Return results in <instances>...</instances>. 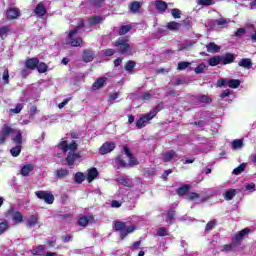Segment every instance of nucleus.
Segmentation results:
<instances>
[{
  "mask_svg": "<svg viewBox=\"0 0 256 256\" xmlns=\"http://www.w3.org/2000/svg\"><path fill=\"white\" fill-rule=\"evenodd\" d=\"M156 235L157 237H169V230L165 227H160L157 231H156Z\"/></svg>",
  "mask_w": 256,
  "mask_h": 256,
  "instance_id": "nucleus-37",
  "label": "nucleus"
},
{
  "mask_svg": "<svg viewBox=\"0 0 256 256\" xmlns=\"http://www.w3.org/2000/svg\"><path fill=\"white\" fill-rule=\"evenodd\" d=\"M222 65H231L235 63V54L226 53L224 56H221Z\"/></svg>",
  "mask_w": 256,
  "mask_h": 256,
  "instance_id": "nucleus-15",
  "label": "nucleus"
},
{
  "mask_svg": "<svg viewBox=\"0 0 256 256\" xmlns=\"http://www.w3.org/2000/svg\"><path fill=\"white\" fill-rule=\"evenodd\" d=\"M199 5H202L203 7H210V5H213V0H199Z\"/></svg>",
  "mask_w": 256,
  "mask_h": 256,
  "instance_id": "nucleus-57",
  "label": "nucleus"
},
{
  "mask_svg": "<svg viewBox=\"0 0 256 256\" xmlns=\"http://www.w3.org/2000/svg\"><path fill=\"white\" fill-rule=\"evenodd\" d=\"M36 69L38 73H47V70L49 69V66L45 64V62H38V65L36 66Z\"/></svg>",
  "mask_w": 256,
  "mask_h": 256,
  "instance_id": "nucleus-40",
  "label": "nucleus"
},
{
  "mask_svg": "<svg viewBox=\"0 0 256 256\" xmlns=\"http://www.w3.org/2000/svg\"><path fill=\"white\" fill-rule=\"evenodd\" d=\"M13 221L16 223H23V214H21V212H15L13 216Z\"/></svg>",
  "mask_w": 256,
  "mask_h": 256,
  "instance_id": "nucleus-50",
  "label": "nucleus"
},
{
  "mask_svg": "<svg viewBox=\"0 0 256 256\" xmlns=\"http://www.w3.org/2000/svg\"><path fill=\"white\" fill-rule=\"evenodd\" d=\"M103 21V16H92L89 18L88 23L89 25L93 26V25H97V23H101Z\"/></svg>",
  "mask_w": 256,
  "mask_h": 256,
  "instance_id": "nucleus-34",
  "label": "nucleus"
},
{
  "mask_svg": "<svg viewBox=\"0 0 256 256\" xmlns=\"http://www.w3.org/2000/svg\"><path fill=\"white\" fill-rule=\"evenodd\" d=\"M77 142L72 141L70 144H68V151H72V153H75L77 151Z\"/></svg>",
  "mask_w": 256,
  "mask_h": 256,
  "instance_id": "nucleus-58",
  "label": "nucleus"
},
{
  "mask_svg": "<svg viewBox=\"0 0 256 256\" xmlns=\"http://www.w3.org/2000/svg\"><path fill=\"white\" fill-rule=\"evenodd\" d=\"M216 25H219V27H222V25H227V19L220 18V19L216 20Z\"/></svg>",
  "mask_w": 256,
  "mask_h": 256,
  "instance_id": "nucleus-64",
  "label": "nucleus"
},
{
  "mask_svg": "<svg viewBox=\"0 0 256 256\" xmlns=\"http://www.w3.org/2000/svg\"><path fill=\"white\" fill-rule=\"evenodd\" d=\"M32 255L41 256L43 253H45V246L38 245L34 246L31 250Z\"/></svg>",
  "mask_w": 256,
  "mask_h": 256,
  "instance_id": "nucleus-26",
  "label": "nucleus"
},
{
  "mask_svg": "<svg viewBox=\"0 0 256 256\" xmlns=\"http://www.w3.org/2000/svg\"><path fill=\"white\" fill-rule=\"evenodd\" d=\"M130 167H134L135 165H139V160L133 154L131 156H128Z\"/></svg>",
  "mask_w": 256,
  "mask_h": 256,
  "instance_id": "nucleus-53",
  "label": "nucleus"
},
{
  "mask_svg": "<svg viewBox=\"0 0 256 256\" xmlns=\"http://www.w3.org/2000/svg\"><path fill=\"white\" fill-rule=\"evenodd\" d=\"M207 69V66L204 63L199 64L195 69L194 72L196 75H201Z\"/></svg>",
  "mask_w": 256,
  "mask_h": 256,
  "instance_id": "nucleus-48",
  "label": "nucleus"
},
{
  "mask_svg": "<svg viewBox=\"0 0 256 256\" xmlns=\"http://www.w3.org/2000/svg\"><path fill=\"white\" fill-rule=\"evenodd\" d=\"M215 225H217V221H215V220L209 221L206 224L205 231H211V229H213V227H215Z\"/></svg>",
  "mask_w": 256,
  "mask_h": 256,
  "instance_id": "nucleus-60",
  "label": "nucleus"
},
{
  "mask_svg": "<svg viewBox=\"0 0 256 256\" xmlns=\"http://www.w3.org/2000/svg\"><path fill=\"white\" fill-rule=\"evenodd\" d=\"M136 127L138 129H143V127H145V120L142 118V116L136 121Z\"/></svg>",
  "mask_w": 256,
  "mask_h": 256,
  "instance_id": "nucleus-61",
  "label": "nucleus"
},
{
  "mask_svg": "<svg viewBox=\"0 0 256 256\" xmlns=\"http://www.w3.org/2000/svg\"><path fill=\"white\" fill-rule=\"evenodd\" d=\"M166 27L169 31H179V29H181V23L171 21L167 23Z\"/></svg>",
  "mask_w": 256,
  "mask_h": 256,
  "instance_id": "nucleus-27",
  "label": "nucleus"
},
{
  "mask_svg": "<svg viewBox=\"0 0 256 256\" xmlns=\"http://www.w3.org/2000/svg\"><path fill=\"white\" fill-rule=\"evenodd\" d=\"M173 157H177V152L175 150H169L163 154L164 163H169L173 160Z\"/></svg>",
  "mask_w": 256,
  "mask_h": 256,
  "instance_id": "nucleus-22",
  "label": "nucleus"
},
{
  "mask_svg": "<svg viewBox=\"0 0 256 256\" xmlns=\"http://www.w3.org/2000/svg\"><path fill=\"white\" fill-rule=\"evenodd\" d=\"M201 197V195H199V193L197 192H191L188 196L187 199L188 201H195L197 199H199Z\"/></svg>",
  "mask_w": 256,
  "mask_h": 256,
  "instance_id": "nucleus-54",
  "label": "nucleus"
},
{
  "mask_svg": "<svg viewBox=\"0 0 256 256\" xmlns=\"http://www.w3.org/2000/svg\"><path fill=\"white\" fill-rule=\"evenodd\" d=\"M74 181H75V183H78V185H81V183H83V181H85V174H83V172H77L74 175Z\"/></svg>",
  "mask_w": 256,
  "mask_h": 256,
  "instance_id": "nucleus-39",
  "label": "nucleus"
},
{
  "mask_svg": "<svg viewBox=\"0 0 256 256\" xmlns=\"http://www.w3.org/2000/svg\"><path fill=\"white\" fill-rule=\"evenodd\" d=\"M35 169V165L33 164H26L21 168V176L22 177H29V173H31V171H34Z\"/></svg>",
  "mask_w": 256,
  "mask_h": 256,
  "instance_id": "nucleus-17",
  "label": "nucleus"
},
{
  "mask_svg": "<svg viewBox=\"0 0 256 256\" xmlns=\"http://www.w3.org/2000/svg\"><path fill=\"white\" fill-rule=\"evenodd\" d=\"M131 29H133V26L123 25L119 28L118 35H120V36L127 35V33H129V31H131Z\"/></svg>",
  "mask_w": 256,
  "mask_h": 256,
  "instance_id": "nucleus-35",
  "label": "nucleus"
},
{
  "mask_svg": "<svg viewBox=\"0 0 256 256\" xmlns=\"http://www.w3.org/2000/svg\"><path fill=\"white\" fill-rule=\"evenodd\" d=\"M116 144L115 142H105L99 148L100 155H107V153H111V151H115Z\"/></svg>",
  "mask_w": 256,
  "mask_h": 256,
  "instance_id": "nucleus-7",
  "label": "nucleus"
},
{
  "mask_svg": "<svg viewBox=\"0 0 256 256\" xmlns=\"http://www.w3.org/2000/svg\"><path fill=\"white\" fill-rule=\"evenodd\" d=\"M78 225L80 227H87L89 225V217L82 216L78 219Z\"/></svg>",
  "mask_w": 256,
  "mask_h": 256,
  "instance_id": "nucleus-41",
  "label": "nucleus"
},
{
  "mask_svg": "<svg viewBox=\"0 0 256 256\" xmlns=\"http://www.w3.org/2000/svg\"><path fill=\"white\" fill-rule=\"evenodd\" d=\"M38 223H39V216L31 215L27 221V227L31 229L32 227H35V225H37Z\"/></svg>",
  "mask_w": 256,
  "mask_h": 256,
  "instance_id": "nucleus-31",
  "label": "nucleus"
},
{
  "mask_svg": "<svg viewBox=\"0 0 256 256\" xmlns=\"http://www.w3.org/2000/svg\"><path fill=\"white\" fill-rule=\"evenodd\" d=\"M89 7H93L94 9H101L103 5H105V0H87Z\"/></svg>",
  "mask_w": 256,
  "mask_h": 256,
  "instance_id": "nucleus-21",
  "label": "nucleus"
},
{
  "mask_svg": "<svg viewBox=\"0 0 256 256\" xmlns=\"http://www.w3.org/2000/svg\"><path fill=\"white\" fill-rule=\"evenodd\" d=\"M251 232V229L244 228L241 231L238 232L234 237H232L231 244L234 245V247H240V245L243 243V239L245 235Z\"/></svg>",
  "mask_w": 256,
  "mask_h": 256,
  "instance_id": "nucleus-6",
  "label": "nucleus"
},
{
  "mask_svg": "<svg viewBox=\"0 0 256 256\" xmlns=\"http://www.w3.org/2000/svg\"><path fill=\"white\" fill-rule=\"evenodd\" d=\"M9 229V222L7 220H4L0 223V235H3L5 231Z\"/></svg>",
  "mask_w": 256,
  "mask_h": 256,
  "instance_id": "nucleus-47",
  "label": "nucleus"
},
{
  "mask_svg": "<svg viewBox=\"0 0 256 256\" xmlns=\"http://www.w3.org/2000/svg\"><path fill=\"white\" fill-rule=\"evenodd\" d=\"M80 158H81V155H79V153L69 152L68 155L66 156V163L68 167H70V169H73V166L75 165V161Z\"/></svg>",
  "mask_w": 256,
  "mask_h": 256,
  "instance_id": "nucleus-9",
  "label": "nucleus"
},
{
  "mask_svg": "<svg viewBox=\"0 0 256 256\" xmlns=\"http://www.w3.org/2000/svg\"><path fill=\"white\" fill-rule=\"evenodd\" d=\"M240 85L241 80L239 79H228L227 81V87H230V89H238Z\"/></svg>",
  "mask_w": 256,
  "mask_h": 256,
  "instance_id": "nucleus-32",
  "label": "nucleus"
},
{
  "mask_svg": "<svg viewBox=\"0 0 256 256\" xmlns=\"http://www.w3.org/2000/svg\"><path fill=\"white\" fill-rule=\"evenodd\" d=\"M163 108H164L163 102H160L154 108H152L150 111L157 117V113H159L160 111H163Z\"/></svg>",
  "mask_w": 256,
  "mask_h": 256,
  "instance_id": "nucleus-46",
  "label": "nucleus"
},
{
  "mask_svg": "<svg viewBox=\"0 0 256 256\" xmlns=\"http://www.w3.org/2000/svg\"><path fill=\"white\" fill-rule=\"evenodd\" d=\"M114 47H116L118 53L120 55H125L128 51H131V45L129 44V39L125 37L118 38L114 43Z\"/></svg>",
  "mask_w": 256,
  "mask_h": 256,
  "instance_id": "nucleus-4",
  "label": "nucleus"
},
{
  "mask_svg": "<svg viewBox=\"0 0 256 256\" xmlns=\"http://www.w3.org/2000/svg\"><path fill=\"white\" fill-rule=\"evenodd\" d=\"M155 8L160 13H165L168 9L167 2H165L163 0H156L155 1Z\"/></svg>",
  "mask_w": 256,
  "mask_h": 256,
  "instance_id": "nucleus-16",
  "label": "nucleus"
},
{
  "mask_svg": "<svg viewBox=\"0 0 256 256\" xmlns=\"http://www.w3.org/2000/svg\"><path fill=\"white\" fill-rule=\"evenodd\" d=\"M9 35V26L0 27V39H5Z\"/></svg>",
  "mask_w": 256,
  "mask_h": 256,
  "instance_id": "nucleus-43",
  "label": "nucleus"
},
{
  "mask_svg": "<svg viewBox=\"0 0 256 256\" xmlns=\"http://www.w3.org/2000/svg\"><path fill=\"white\" fill-rule=\"evenodd\" d=\"M115 162L117 163L118 167H121L122 169H125L127 167V162L125 159H123L122 155H118L115 159Z\"/></svg>",
  "mask_w": 256,
  "mask_h": 256,
  "instance_id": "nucleus-38",
  "label": "nucleus"
},
{
  "mask_svg": "<svg viewBox=\"0 0 256 256\" xmlns=\"http://www.w3.org/2000/svg\"><path fill=\"white\" fill-rule=\"evenodd\" d=\"M206 49L208 53H219V51H221V46L215 44V42H210L206 45Z\"/></svg>",
  "mask_w": 256,
  "mask_h": 256,
  "instance_id": "nucleus-24",
  "label": "nucleus"
},
{
  "mask_svg": "<svg viewBox=\"0 0 256 256\" xmlns=\"http://www.w3.org/2000/svg\"><path fill=\"white\" fill-rule=\"evenodd\" d=\"M189 67H191V62L182 61L178 63L177 69L178 71H185Z\"/></svg>",
  "mask_w": 256,
  "mask_h": 256,
  "instance_id": "nucleus-42",
  "label": "nucleus"
},
{
  "mask_svg": "<svg viewBox=\"0 0 256 256\" xmlns=\"http://www.w3.org/2000/svg\"><path fill=\"white\" fill-rule=\"evenodd\" d=\"M191 189V185L189 184H184L182 186H180L177 190H176V193L177 195H179V197H183L185 196L187 193H189Z\"/></svg>",
  "mask_w": 256,
  "mask_h": 256,
  "instance_id": "nucleus-19",
  "label": "nucleus"
},
{
  "mask_svg": "<svg viewBox=\"0 0 256 256\" xmlns=\"http://www.w3.org/2000/svg\"><path fill=\"white\" fill-rule=\"evenodd\" d=\"M97 177H99V170L97 168L92 167L87 170L86 181L88 183H93Z\"/></svg>",
  "mask_w": 256,
  "mask_h": 256,
  "instance_id": "nucleus-11",
  "label": "nucleus"
},
{
  "mask_svg": "<svg viewBox=\"0 0 256 256\" xmlns=\"http://www.w3.org/2000/svg\"><path fill=\"white\" fill-rule=\"evenodd\" d=\"M114 231H120L121 239H125L129 233L135 231V225L127 227V222L116 221L114 224Z\"/></svg>",
  "mask_w": 256,
  "mask_h": 256,
  "instance_id": "nucleus-3",
  "label": "nucleus"
},
{
  "mask_svg": "<svg viewBox=\"0 0 256 256\" xmlns=\"http://www.w3.org/2000/svg\"><path fill=\"white\" fill-rule=\"evenodd\" d=\"M176 212L175 210H169L166 214V223H173V219H175Z\"/></svg>",
  "mask_w": 256,
  "mask_h": 256,
  "instance_id": "nucleus-44",
  "label": "nucleus"
},
{
  "mask_svg": "<svg viewBox=\"0 0 256 256\" xmlns=\"http://www.w3.org/2000/svg\"><path fill=\"white\" fill-rule=\"evenodd\" d=\"M23 111V105L22 104H17L15 108L10 109V113H15L16 115L21 113Z\"/></svg>",
  "mask_w": 256,
  "mask_h": 256,
  "instance_id": "nucleus-55",
  "label": "nucleus"
},
{
  "mask_svg": "<svg viewBox=\"0 0 256 256\" xmlns=\"http://www.w3.org/2000/svg\"><path fill=\"white\" fill-rule=\"evenodd\" d=\"M196 101H198V103L211 105V103H213V98L209 97V95H198L196 96Z\"/></svg>",
  "mask_w": 256,
  "mask_h": 256,
  "instance_id": "nucleus-20",
  "label": "nucleus"
},
{
  "mask_svg": "<svg viewBox=\"0 0 256 256\" xmlns=\"http://www.w3.org/2000/svg\"><path fill=\"white\" fill-rule=\"evenodd\" d=\"M94 59H95V52L93 51V49L88 48L83 50L82 60L84 61V63H91V61H93Z\"/></svg>",
  "mask_w": 256,
  "mask_h": 256,
  "instance_id": "nucleus-8",
  "label": "nucleus"
},
{
  "mask_svg": "<svg viewBox=\"0 0 256 256\" xmlns=\"http://www.w3.org/2000/svg\"><path fill=\"white\" fill-rule=\"evenodd\" d=\"M245 169H247V163H242L232 171V174L233 175H241V173H243V171H245Z\"/></svg>",
  "mask_w": 256,
  "mask_h": 256,
  "instance_id": "nucleus-36",
  "label": "nucleus"
},
{
  "mask_svg": "<svg viewBox=\"0 0 256 256\" xmlns=\"http://www.w3.org/2000/svg\"><path fill=\"white\" fill-rule=\"evenodd\" d=\"M34 13H36L38 17H45V15H47V8L45 7V4H43V2L38 3Z\"/></svg>",
  "mask_w": 256,
  "mask_h": 256,
  "instance_id": "nucleus-13",
  "label": "nucleus"
},
{
  "mask_svg": "<svg viewBox=\"0 0 256 256\" xmlns=\"http://www.w3.org/2000/svg\"><path fill=\"white\" fill-rule=\"evenodd\" d=\"M228 79L220 78L217 80V87H227Z\"/></svg>",
  "mask_w": 256,
  "mask_h": 256,
  "instance_id": "nucleus-59",
  "label": "nucleus"
},
{
  "mask_svg": "<svg viewBox=\"0 0 256 256\" xmlns=\"http://www.w3.org/2000/svg\"><path fill=\"white\" fill-rule=\"evenodd\" d=\"M238 65L244 69H251V67H253V62L251 61V58H243L238 62Z\"/></svg>",
  "mask_w": 256,
  "mask_h": 256,
  "instance_id": "nucleus-23",
  "label": "nucleus"
},
{
  "mask_svg": "<svg viewBox=\"0 0 256 256\" xmlns=\"http://www.w3.org/2000/svg\"><path fill=\"white\" fill-rule=\"evenodd\" d=\"M141 9V3L139 1H133L129 4V10L131 13H139Z\"/></svg>",
  "mask_w": 256,
  "mask_h": 256,
  "instance_id": "nucleus-29",
  "label": "nucleus"
},
{
  "mask_svg": "<svg viewBox=\"0 0 256 256\" xmlns=\"http://www.w3.org/2000/svg\"><path fill=\"white\" fill-rule=\"evenodd\" d=\"M115 50L108 48L104 50V57H113Z\"/></svg>",
  "mask_w": 256,
  "mask_h": 256,
  "instance_id": "nucleus-62",
  "label": "nucleus"
},
{
  "mask_svg": "<svg viewBox=\"0 0 256 256\" xmlns=\"http://www.w3.org/2000/svg\"><path fill=\"white\" fill-rule=\"evenodd\" d=\"M221 56H213L208 60L210 67H217V65H222Z\"/></svg>",
  "mask_w": 256,
  "mask_h": 256,
  "instance_id": "nucleus-28",
  "label": "nucleus"
},
{
  "mask_svg": "<svg viewBox=\"0 0 256 256\" xmlns=\"http://www.w3.org/2000/svg\"><path fill=\"white\" fill-rule=\"evenodd\" d=\"M83 27H85V22L80 21L79 24L68 33L66 45H70V47H83V45H85L83 38L75 37V35L79 33V29H83Z\"/></svg>",
  "mask_w": 256,
  "mask_h": 256,
  "instance_id": "nucleus-2",
  "label": "nucleus"
},
{
  "mask_svg": "<svg viewBox=\"0 0 256 256\" xmlns=\"http://www.w3.org/2000/svg\"><path fill=\"white\" fill-rule=\"evenodd\" d=\"M155 117L156 116L151 111L142 115V118L144 119L145 123H148V121H151V120L155 119Z\"/></svg>",
  "mask_w": 256,
  "mask_h": 256,
  "instance_id": "nucleus-51",
  "label": "nucleus"
},
{
  "mask_svg": "<svg viewBox=\"0 0 256 256\" xmlns=\"http://www.w3.org/2000/svg\"><path fill=\"white\" fill-rule=\"evenodd\" d=\"M2 85H9V69H5L2 74Z\"/></svg>",
  "mask_w": 256,
  "mask_h": 256,
  "instance_id": "nucleus-45",
  "label": "nucleus"
},
{
  "mask_svg": "<svg viewBox=\"0 0 256 256\" xmlns=\"http://www.w3.org/2000/svg\"><path fill=\"white\" fill-rule=\"evenodd\" d=\"M235 195H237V190L229 189L223 194V197L226 201H232V199L235 198Z\"/></svg>",
  "mask_w": 256,
  "mask_h": 256,
  "instance_id": "nucleus-25",
  "label": "nucleus"
},
{
  "mask_svg": "<svg viewBox=\"0 0 256 256\" xmlns=\"http://www.w3.org/2000/svg\"><path fill=\"white\" fill-rule=\"evenodd\" d=\"M11 135H15V137L12 138V142L15 143L16 146L10 149V154L12 157H19V155H21V149L23 148V133H21V130L17 131L10 125L3 124L0 130V145H3Z\"/></svg>",
  "mask_w": 256,
  "mask_h": 256,
  "instance_id": "nucleus-1",
  "label": "nucleus"
},
{
  "mask_svg": "<svg viewBox=\"0 0 256 256\" xmlns=\"http://www.w3.org/2000/svg\"><path fill=\"white\" fill-rule=\"evenodd\" d=\"M233 149H241L243 147V139H235L232 142Z\"/></svg>",
  "mask_w": 256,
  "mask_h": 256,
  "instance_id": "nucleus-49",
  "label": "nucleus"
},
{
  "mask_svg": "<svg viewBox=\"0 0 256 256\" xmlns=\"http://www.w3.org/2000/svg\"><path fill=\"white\" fill-rule=\"evenodd\" d=\"M55 177L57 179H67L69 177V170L67 168H60L55 171Z\"/></svg>",
  "mask_w": 256,
  "mask_h": 256,
  "instance_id": "nucleus-18",
  "label": "nucleus"
},
{
  "mask_svg": "<svg viewBox=\"0 0 256 256\" xmlns=\"http://www.w3.org/2000/svg\"><path fill=\"white\" fill-rule=\"evenodd\" d=\"M58 147H60L61 151L64 153H67L69 151V144H67V141H61L58 144Z\"/></svg>",
  "mask_w": 256,
  "mask_h": 256,
  "instance_id": "nucleus-52",
  "label": "nucleus"
},
{
  "mask_svg": "<svg viewBox=\"0 0 256 256\" xmlns=\"http://www.w3.org/2000/svg\"><path fill=\"white\" fill-rule=\"evenodd\" d=\"M38 65H39V58H36V57L28 58L25 61V67L30 71H35Z\"/></svg>",
  "mask_w": 256,
  "mask_h": 256,
  "instance_id": "nucleus-10",
  "label": "nucleus"
},
{
  "mask_svg": "<svg viewBox=\"0 0 256 256\" xmlns=\"http://www.w3.org/2000/svg\"><path fill=\"white\" fill-rule=\"evenodd\" d=\"M117 181L120 183V185H123V187H133V181H131L129 178L120 177L117 179Z\"/></svg>",
  "mask_w": 256,
  "mask_h": 256,
  "instance_id": "nucleus-30",
  "label": "nucleus"
},
{
  "mask_svg": "<svg viewBox=\"0 0 256 256\" xmlns=\"http://www.w3.org/2000/svg\"><path fill=\"white\" fill-rule=\"evenodd\" d=\"M136 65H137L136 61L129 60L126 62L124 69H125V71H128V73H131V72H133V69H135Z\"/></svg>",
  "mask_w": 256,
  "mask_h": 256,
  "instance_id": "nucleus-33",
  "label": "nucleus"
},
{
  "mask_svg": "<svg viewBox=\"0 0 256 256\" xmlns=\"http://www.w3.org/2000/svg\"><path fill=\"white\" fill-rule=\"evenodd\" d=\"M113 209H119L121 207V202L119 200H112L111 205Z\"/></svg>",
  "mask_w": 256,
  "mask_h": 256,
  "instance_id": "nucleus-63",
  "label": "nucleus"
},
{
  "mask_svg": "<svg viewBox=\"0 0 256 256\" xmlns=\"http://www.w3.org/2000/svg\"><path fill=\"white\" fill-rule=\"evenodd\" d=\"M6 16L7 19H18V17H21V10H19V8L12 7L7 10Z\"/></svg>",
  "mask_w": 256,
  "mask_h": 256,
  "instance_id": "nucleus-12",
  "label": "nucleus"
},
{
  "mask_svg": "<svg viewBox=\"0 0 256 256\" xmlns=\"http://www.w3.org/2000/svg\"><path fill=\"white\" fill-rule=\"evenodd\" d=\"M171 13L174 19H181V10L174 8L171 10Z\"/></svg>",
  "mask_w": 256,
  "mask_h": 256,
  "instance_id": "nucleus-56",
  "label": "nucleus"
},
{
  "mask_svg": "<svg viewBox=\"0 0 256 256\" xmlns=\"http://www.w3.org/2000/svg\"><path fill=\"white\" fill-rule=\"evenodd\" d=\"M105 83H107V77H100L92 84L93 91H97L102 87H105Z\"/></svg>",
  "mask_w": 256,
  "mask_h": 256,
  "instance_id": "nucleus-14",
  "label": "nucleus"
},
{
  "mask_svg": "<svg viewBox=\"0 0 256 256\" xmlns=\"http://www.w3.org/2000/svg\"><path fill=\"white\" fill-rule=\"evenodd\" d=\"M35 195L41 201H44L47 205H53L55 202V196L50 191L38 190L35 192Z\"/></svg>",
  "mask_w": 256,
  "mask_h": 256,
  "instance_id": "nucleus-5",
  "label": "nucleus"
}]
</instances>
